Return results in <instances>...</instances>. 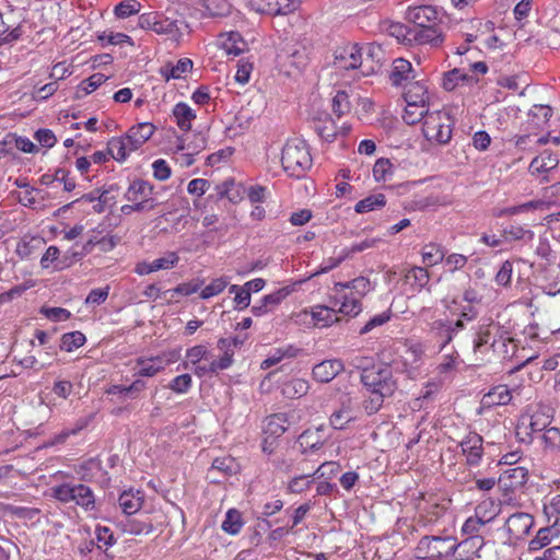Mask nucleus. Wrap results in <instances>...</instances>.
Returning <instances> with one entry per match:
<instances>
[{
  "label": "nucleus",
  "instance_id": "nucleus-44",
  "mask_svg": "<svg viewBox=\"0 0 560 560\" xmlns=\"http://www.w3.org/2000/svg\"><path fill=\"white\" fill-rule=\"evenodd\" d=\"M430 113L429 104L406 103L402 119L408 125H416L421 120L424 121Z\"/></svg>",
  "mask_w": 560,
  "mask_h": 560
},
{
  "label": "nucleus",
  "instance_id": "nucleus-4",
  "mask_svg": "<svg viewBox=\"0 0 560 560\" xmlns=\"http://www.w3.org/2000/svg\"><path fill=\"white\" fill-rule=\"evenodd\" d=\"M281 163L290 176L303 177L313 164L305 141L299 138L289 139L282 149Z\"/></svg>",
  "mask_w": 560,
  "mask_h": 560
},
{
  "label": "nucleus",
  "instance_id": "nucleus-56",
  "mask_svg": "<svg viewBox=\"0 0 560 560\" xmlns=\"http://www.w3.org/2000/svg\"><path fill=\"white\" fill-rule=\"evenodd\" d=\"M95 546H100L107 552V549L116 544V538L109 527L97 525L95 527Z\"/></svg>",
  "mask_w": 560,
  "mask_h": 560
},
{
  "label": "nucleus",
  "instance_id": "nucleus-27",
  "mask_svg": "<svg viewBox=\"0 0 560 560\" xmlns=\"http://www.w3.org/2000/svg\"><path fill=\"white\" fill-rule=\"evenodd\" d=\"M512 399V394L509 387L504 384L492 387L487 394L483 395L481 404L485 407L505 406Z\"/></svg>",
  "mask_w": 560,
  "mask_h": 560
},
{
  "label": "nucleus",
  "instance_id": "nucleus-1",
  "mask_svg": "<svg viewBox=\"0 0 560 560\" xmlns=\"http://www.w3.org/2000/svg\"><path fill=\"white\" fill-rule=\"evenodd\" d=\"M392 348L382 351V359H387ZM399 371V362L392 359L388 362H381L371 366V370L361 373L360 381L370 396L363 401V408L369 416L376 413L384 404V400L392 397L398 385L393 376V371Z\"/></svg>",
  "mask_w": 560,
  "mask_h": 560
},
{
  "label": "nucleus",
  "instance_id": "nucleus-20",
  "mask_svg": "<svg viewBox=\"0 0 560 560\" xmlns=\"http://www.w3.org/2000/svg\"><path fill=\"white\" fill-rule=\"evenodd\" d=\"M408 20L412 22V26H433L440 25L439 12L432 5H420L408 10Z\"/></svg>",
  "mask_w": 560,
  "mask_h": 560
},
{
  "label": "nucleus",
  "instance_id": "nucleus-15",
  "mask_svg": "<svg viewBox=\"0 0 560 560\" xmlns=\"http://www.w3.org/2000/svg\"><path fill=\"white\" fill-rule=\"evenodd\" d=\"M250 10L267 15H287L294 10L292 0H249Z\"/></svg>",
  "mask_w": 560,
  "mask_h": 560
},
{
  "label": "nucleus",
  "instance_id": "nucleus-59",
  "mask_svg": "<svg viewBox=\"0 0 560 560\" xmlns=\"http://www.w3.org/2000/svg\"><path fill=\"white\" fill-rule=\"evenodd\" d=\"M313 477H315L314 472L312 475H300L293 477L288 483V491L294 494L303 493L313 485Z\"/></svg>",
  "mask_w": 560,
  "mask_h": 560
},
{
  "label": "nucleus",
  "instance_id": "nucleus-63",
  "mask_svg": "<svg viewBox=\"0 0 560 560\" xmlns=\"http://www.w3.org/2000/svg\"><path fill=\"white\" fill-rule=\"evenodd\" d=\"M350 109L351 103L348 93L346 91H337V93L332 97V112L338 117H341L348 114Z\"/></svg>",
  "mask_w": 560,
  "mask_h": 560
},
{
  "label": "nucleus",
  "instance_id": "nucleus-2",
  "mask_svg": "<svg viewBox=\"0 0 560 560\" xmlns=\"http://www.w3.org/2000/svg\"><path fill=\"white\" fill-rule=\"evenodd\" d=\"M434 312L431 307H422L418 317L427 325V331L439 345V351H442L450 345L455 336L465 329V325L460 322H453L448 317L434 319Z\"/></svg>",
  "mask_w": 560,
  "mask_h": 560
},
{
  "label": "nucleus",
  "instance_id": "nucleus-9",
  "mask_svg": "<svg viewBox=\"0 0 560 560\" xmlns=\"http://www.w3.org/2000/svg\"><path fill=\"white\" fill-rule=\"evenodd\" d=\"M405 355L399 362V371L406 373L409 378H416L419 374L418 366L425 353V345L419 341L407 340L405 342Z\"/></svg>",
  "mask_w": 560,
  "mask_h": 560
},
{
  "label": "nucleus",
  "instance_id": "nucleus-31",
  "mask_svg": "<svg viewBox=\"0 0 560 560\" xmlns=\"http://www.w3.org/2000/svg\"><path fill=\"white\" fill-rule=\"evenodd\" d=\"M79 560H110L109 555L95 546L94 539H84L78 546Z\"/></svg>",
  "mask_w": 560,
  "mask_h": 560
},
{
  "label": "nucleus",
  "instance_id": "nucleus-18",
  "mask_svg": "<svg viewBox=\"0 0 560 560\" xmlns=\"http://www.w3.org/2000/svg\"><path fill=\"white\" fill-rule=\"evenodd\" d=\"M416 78L417 74L410 61L404 58L393 61L389 79L394 86H406L409 82L416 81Z\"/></svg>",
  "mask_w": 560,
  "mask_h": 560
},
{
  "label": "nucleus",
  "instance_id": "nucleus-7",
  "mask_svg": "<svg viewBox=\"0 0 560 560\" xmlns=\"http://www.w3.org/2000/svg\"><path fill=\"white\" fill-rule=\"evenodd\" d=\"M455 538L451 536H424L417 546V553L422 559L440 560L454 555Z\"/></svg>",
  "mask_w": 560,
  "mask_h": 560
},
{
  "label": "nucleus",
  "instance_id": "nucleus-16",
  "mask_svg": "<svg viewBox=\"0 0 560 560\" xmlns=\"http://www.w3.org/2000/svg\"><path fill=\"white\" fill-rule=\"evenodd\" d=\"M482 443V436L476 432H469L462 440L459 445L462 447L463 454L466 456V462L468 465H479L483 455Z\"/></svg>",
  "mask_w": 560,
  "mask_h": 560
},
{
  "label": "nucleus",
  "instance_id": "nucleus-28",
  "mask_svg": "<svg viewBox=\"0 0 560 560\" xmlns=\"http://www.w3.org/2000/svg\"><path fill=\"white\" fill-rule=\"evenodd\" d=\"M404 89V100L406 103L429 104L428 86L422 80L409 82Z\"/></svg>",
  "mask_w": 560,
  "mask_h": 560
},
{
  "label": "nucleus",
  "instance_id": "nucleus-43",
  "mask_svg": "<svg viewBox=\"0 0 560 560\" xmlns=\"http://www.w3.org/2000/svg\"><path fill=\"white\" fill-rule=\"evenodd\" d=\"M330 306L325 305H316L313 307L311 315L312 319L316 324H322V326H329L332 323L338 320V312L337 308L330 303Z\"/></svg>",
  "mask_w": 560,
  "mask_h": 560
},
{
  "label": "nucleus",
  "instance_id": "nucleus-57",
  "mask_svg": "<svg viewBox=\"0 0 560 560\" xmlns=\"http://www.w3.org/2000/svg\"><path fill=\"white\" fill-rule=\"evenodd\" d=\"M557 529L553 527H544L540 528L536 536L530 540L529 542V549L530 550H539L547 545H549L556 535Z\"/></svg>",
  "mask_w": 560,
  "mask_h": 560
},
{
  "label": "nucleus",
  "instance_id": "nucleus-24",
  "mask_svg": "<svg viewBox=\"0 0 560 560\" xmlns=\"http://www.w3.org/2000/svg\"><path fill=\"white\" fill-rule=\"evenodd\" d=\"M155 126L151 122H140L132 126L125 135L133 150H138L154 133Z\"/></svg>",
  "mask_w": 560,
  "mask_h": 560
},
{
  "label": "nucleus",
  "instance_id": "nucleus-60",
  "mask_svg": "<svg viewBox=\"0 0 560 560\" xmlns=\"http://www.w3.org/2000/svg\"><path fill=\"white\" fill-rule=\"evenodd\" d=\"M141 10V3L137 0H124L115 5L114 13L119 19H126L138 14Z\"/></svg>",
  "mask_w": 560,
  "mask_h": 560
},
{
  "label": "nucleus",
  "instance_id": "nucleus-34",
  "mask_svg": "<svg viewBox=\"0 0 560 560\" xmlns=\"http://www.w3.org/2000/svg\"><path fill=\"white\" fill-rule=\"evenodd\" d=\"M478 79L469 74L464 68H455L444 74L443 88L446 91H453L460 83L477 82Z\"/></svg>",
  "mask_w": 560,
  "mask_h": 560
},
{
  "label": "nucleus",
  "instance_id": "nucleus-13",
  "mask_svg": "<svg viewBox=\"0 0 560 560\" xmlns=\"http://www.w3.org/2000/svg\"><path fill=\"white\" fill-rule=\"evenodd\" d=\"M357 419L355 401L351 397L345 396L340 399L339 408L332 412L329 421L334 429L343 430L350 422Z\"/></svg>",
  "mask_w": 560,
  "mask_h": 560
},
{
  "label": "nucleus",
  "instance_id": "nucleus-21",
  "mask_svg": "<svg viewBox=\"0 0 560 560\" xmlns=\"http://www.w3.org/2000/svg\"><path fill=\"white\" fill-rule=\"evenodd\" d=\"M294 421V411L271 415L266 420L265 432L270 436L278 438L282 435Z\"/></svg>",
  "mask_w": 560,
  "mask_h": 560
},
{
  "label": "nucleus",
  "instance_id": "nucleus-19",
  "mask_svg": "<svg viewBox=\"0 0 560 560\" xmlns=\"http://www.w3.org/2000/svg\"><path fill=\"white\" fill-rule=\"evenodd\" d=\"M528 480V470L525 467H509L501 472L499 483L504 491H515L522 488Z\"/></svg>",
  "mask_w": 560,
  "mask_h": 560
},
{
  "label": "nucleus",
  "instance_id": "nucleus-6",
  "mask_svg": "<svg viewBox=\"0 0 560 560\" xmlns=\"http://www.w3.org/2000/svg\"><path fill=\"white\" fill-rule=\"evenodd\" d=\"M454 119L446 110H433L424 118L422 132L427 140L447 144L452 139Z\"/></svg>",
  "mask_w": 560,
  "mask_h": 560
},
{
  "label": "nucleus",
  "instance_id": "nucleus-51",
  "mask_svg": "<svg viewBox=\"0 0 560 560\" xmlns=\"http://www.w3.org/2000/svg\"><path fill=\"white\" fill-rule=\"evenodd\" d=\"M544 451L549 454L560 453V430L555 427L546 429L541 435Z\"/></svg>",
  "mask_w": 560,
  "mask_h": 560
},
{
  "label": "nucleus",
  "instance_id": "nucleus-35",
  "mask_svg": "<svg viewBox=\"0 0 560 560\" xmlns=\"http://www.w3.org/2000/svg\"><path fill=\"white\" fill-rule=\"evenodd\" d=\"M154 194V187L147 180L135 179L130 183L125 192V199L135 202L139 199L151 197Z\"/></svg>",
  "mask_w": 560,
  "mask_h": 560
},
{
  "label": "nucleus",
  "instance_id": "nucleus-25",
  "mask_svg": "<svg viewBox=\"0 0 560 560\" xmlns=\"http://www.w3.org/2000/svg\"><path fill=\"white\" fill-rule=\"evenodd\" d=\"M404 281L413 292H420L429 284L430 273L427 268L415 266L406 271Z\"/></svg>",
  "mask_w": 560,
  "mask_h": 560
},
{
  "label": "nucleus",
  "instance_id": "nucleus-23",
  "mask_svg": "<svg viewBox=\"0 0 560 560\" xmlns=\"http://www.w3.org/2000/svg\"><path fill=\"white\" fill-rule=\"evenodd\" d=\"M343 363L340 360H325L313 368V377L320 383H328L334 380L342 370Z\"/></svg>",
  "mask_w": 560,
  "mask_h": 560
},
{
  "label": "nucleus",
  "instance_id": "nucleus-40",
  "mask_svg": "<svg viewBox=\"0 0 560 560\" xmlns=\"http://www.w3.org/2000/svg\"><path fill=\"white\" fill-rule=\"evenodd\" d=\"M422 262L427 267H433L442 262L445 258V249L436 243L425 244L421 249Z\"/></svg>",
  "mask_w": 560,
  "mask_h": 560
},
{
  "label": "nucleus",
  "instance_id": "nucleus-37",
  "mask_svg": "<svg viewBox=\"0 0 560 560\" xmlns=\"http://www.w3.org/2000/svg\"><path fill=\"white\" fill-rule=\"evenodd\" d=\"M214 190L218 199L226 198L233 203H236L242 199V187L233 178H228L215 185Z\"/></svg>",
  "mask_w": 560,
  "mask_h": 560
},
{
  "label": "nucleus",
  "instance_id": "nucleus-47",
  "mask_svg": "<svg viewBox=\"0 0 560 560\" xmlns=\"http://www.w3.org/2000/svg\"><path fill=\"white\" fill-rule=\"evenodd\" d=\"M386 205L384 194H373L358 201L354 206L357 213H366L376 209H381Z\"/></svg>",
  "mask_w": 560,
  "mask_h": 560
},
{
  "label": "nucleus",
  "instance_id": "nucleus-30",
  "mask_svg": "<svg viewBox=\"0 0 560 560\" xmlns=\"http://www.w3.org/2000/svg\"><path fill=\"white\" fill-rule=\"evenodd\" d=\"M167 361L162 357L140 358L137 360L139 368L136 375L151 377L163 371Z\"/></svg>",
  "mask_w": 560,
  "mask_h": 560
},
{
  "label": "nucleus",
  "instance_id": "nucleus-49",
  "mask_svg": "<svg viewBox=\"0 0 560 560\" xmlns=\"http://www.w3.org/2000/svg\"><path fill=\"white\" fill-rule=\"evenodd\" d=\"M310 385L308 382L304 378H292L288 381L283 387L282 393L285 397L290 399L299 398L308 392Z\"/></svg>",
  "mask_w": 560,
  "mask_h": 560
},
{
  "label": "nucleus",
  "instance_id": "nucleus-48",
  "mask_svg": "<svg viewBox=\"0 0 560 560\" xmlns=\"http://www.w3.org/2000/svg\"><path fill=\"white\" fill-rule=\"evenodd\" d=\"M338 283L340 284L341 288L350 290L361 301L370 291L373 290L370 279L365 278L363 276L354 278L353 280L348 281V282H338Z\"/></svg>",
  "mask_w": 560,
  "mask_h": 560
},
{
  "label": "nucleus",
  "instance_id": "nucleus-5",
  "mask_svg": "<svg viewBox=\"0 0 560 560\" xmlns=\"http://www.w3.org/2000/svg\"><path fill=\"white\" fill-rule=\"evenodd\" d=\"M50 491L51 497L63 504L74 503L85 512L97 511L94 491L84 483L62 482Z\"/></svg>",
  "mask_w": 560,
  "mask_h": 560
},
{
  "label": "nucleus",
  "instance_id": "nucleus-26",
  "mask_svg": "<svg viewBox=\"0 0 560 560\" xmlns=\"http://www.w3.org/2000/svg\"><path fill=\"white\" fill-rule=\"evenodd\" d=\"M143 503V494L140 490H126L118 498V505L127 515L137 513Z\"/></svg>",
  "mask_w": 560,
  "mask_h": 560
},
{
  "label": "nucleus",
  "instance_id": "nucleus-29",
  "mask_svg": "<svg viewBox=\"0 0 560 560\" xmlns=\"http://www.w3.org/2000/svg\"><path fill=\"white\" fill-rule=\"evenodd\" d=\"M493 325L481 324L478 326L475 338H474V352L485 353L487 350L494 346V339L492 334Z\"/></svg>",
  "mask_w": 560,
  "mask_h": 560
},
{
  "label": "nucleus",
  "instance_id": "nucleus-8",
  "mask_svg": "<svg viewBox=\"0 0 560 560\" xmlns=\"http://www.w3.org/2000/svg\"><path fill=\"white\" fill-rule=\"evenodd\" d=\"M330 303L337 308L338 314L355 317L362 312V301L350 290L341 288L339 283L334 287V295Z\"/></svg>",
  "mask_w": 560,
  "mask_h": 560
},
{
  "label": "nucleus",
  "instance_id": "nucleus-14",
  "mask_svg": "<svg viewBox=\"0 0 560 560\" xmlns=\"http://www.w3.org/2000/svg\"><path fill=\"white\" fill-rule=\"evenodd\" d=\"M444 42V34L440 25L433 26H411L410 45H430L439 47Z\"/></svg>",
  "mask_w": 560,
  "mask_h": 560
},
{
  "label": "nucleus",
  "instance_id": "nucleus-11",
  "mask_svg": "<svg viewBox=\"0 0 560 560\" xmlns=\"http://www.w3.org/2000/svg\"><path fill=\"white\" fill-rule=\"evenodd\" d=\"M534 525V518L530 514L525 512H517L509 516L505 521V532L509 535V540H521L527 536Z\"/></svg>",
  "mask_w": 560,
  "mask_h": 560
},
{
  "label": "nucleus",
  "instance_id": "nucleus-3",
  "mask_svg": "<svg viewBox=\"0 0 560 560\" xmlns=\"http://www.w3.org/2000/svg\"><path fill=\"white\" fill-rule=\"evenodd\" d=\"M142 30H150L159 35H166L170 39L179 43L184 33H189V24L184 19H171L160 12L143 13L138 19Z\"/></svg>",
  "mask_w": 560,
  "mask_h": 560
},
{
  "label": "nucleus",
  "instance_id": "nucleus-55",
  "mask_svg": "<svg viewBox=\"0 0 560 560\" xmlns=\"http://www.w3.org/2000/svg\"><path fill=\"white\" fill-rule=\"evenodd\" d=\"M86 341L85 336L81 331H71L63 334L61 337L60 349L67 352H71L82 347Z\"/></svg>",
  "mask_w": 560,
  "mask_h": 560
},
{
  "label": "nucleus",
  "instance_id": "nucleus-62",
  "mask_svg": "<svg viewBox=\"0 0 560 560\" xmlns=\"http://www.w3.org/2000/svg\"><path fill=\"white\" fill-rule=\"evenodd\" d=\"M390 318H392L390 310H387L380 314H376V315L372 316L364 324V326L359 330V334L366 335V334L371 332L373 329L381 327V326L385 325L386 323H388L390 320Z\"/></svg>",
  "mask_w": 560,
  "mask_h": 560
},
{
  "label": "nucleus",
  "instance_id": "nucleus-32",
  "mask_svg": "<svg viewBox=\"0 0 560 560\" xmlns=\"http://www.w3.org/2000/svg\"><path fill=\"white\" fill-rule=\"evenodd\" d=\"M172 114L180 130L189 131L191 129V122L196 119V113L187 103H177L173 107Z\"/></svg>",
  "mask_w": 560,
  "mask_h": 560
},
{
  "label": "nucleus",
  "instance_id": "nucleus-45",
  "mask_svg": "<svg viewBox=\"0 0 560 560\" xmlns=\"http://www.w3.org/2000/svg\"><path fill=\"white\" fill-rule=\"evenodd\" d=\"M552 420V409L548 407H540L535 411L529 421V429L532 432H541L548 429Z\"/></svg>",
  "mask_w": 560,
  "mask_h": 560
},
{
  "label": "nucleus",
  "instance_id": "nucleus-36",
  "mask_svg": "<svg viewBox=\"0 0 560 560\" xmlns=\"http://www.w3.org/2000/svg\"><path fill=\"white\" fill-rule=\"evenodd\" d=\"M220 47L226 55L238 56L246 47V43L237 32L226 33L220 36Z\"/></svg>",
  "mask_w": 560,
  "mask_h": 560
},
{
  "label": "nucleus",
  "instance_id": "nucleus-38",
  "mask_svg": "<svg viewBox=\"0 0 560 560\" xmlns=\"http://www.w3.org/2000/svg\"><path fill=\"white\" fill-rule=\"evenodd\" d=\"M382 30L389 36L395 37L399 43L410 45L411 26H407L399 22L384 21Z\"/></svg>",
  "mask_w": 560,
  "mask_h": 560
},
{
  "label": "nucleus",
  "instance_id": "nucleus-42",
  "mask_svg": "<svg viewBox=\"0 0 560 560\" xmlns=\"http://www.w3.org/2000/svg\"><path fill=\"white\" fill-rule=\"evenodd\" d=\"M145 382L142 380H136L129 386L124 385H112L108 387L106 393L108 395H119L122 398L136 399L138 395L144 390Z\"/></svg>",
  "mask_w": 560,
  "mask_h": 560
},
{
  "label": "nucleus",
  "instance_id": "nucleus-64",
  "mask_svg": "<svg viewBox=\"0 0 560 560\" xmlns=\"http://www.w3.org/2000/svg\"><path fill=\"white\" fill-rule=\"evenodd\" d=\"M229 284L228 278H217L213 279L208 285H206L201 292L200 298L202 300H208L212 296L220 294Z\"/></svg>",
  "mask_w": 560,
  "mask_h": 560
},
{
  "label": "nucleus",
  "instance_id": "nucleus-22",
  "mask_svg": "<svg viewBox=\"0 0 560 560\" xmlns=\"http://www.w3.org/2000/svg\"><path fill=\"white\" fill-rule=\"evenodd\" d=\"M485 546L482 536H467L460 542L455 541L454 555L458 553L459 560H471L472 557H480L479 551Z\"/></svg>",
  "mask_w": 560,
  "mask_h": 560
},
{
  "label": "nucleus",
  "instance_id": "nucleus-52",
  "mask_svg": "<svg viewBox=\"0 0 560 560\" xmlns=\"http://www.w3.org/2000/svg\"><path fill=\"white\" fill-rule=\"evenodd\" d=\"M243 525L241 513L237 510L231 509L226 512L221 528L230 535H237Z\"/></svg>",
  "mask_w": 560,
  "mask_h": 560
},
{
  "label": "nucleus",
  "instance_id": "nucleus-33",
  "mask_svg": "<svg viewBox=\"0 0 560 560\" xmlns=\"http://www.w3.org/2000/svg\"><path fill=\"white\" fill-rule=\"evenodd\" d=\"M108 154L118 162H124L133 152V148L130 145L127 137H114L108 141L107 145Z\"/></svg>",
  "mask_w": 560,
  "mask_h": 560
},
{
  "label": "nucleus",
  "instance_id": "nucleus-58",
  "mask_svg": "<svg viewBox=\"0 0 560 560\" xmlns=\"http://www.w3.org/2000/svg\"><path fill=\"white\" fill-rule=\"evenodd\" d=\"M211 470H217L225 476H231L237 472L238 464L231 456L218 457L213 460Z\"/></svg>",
  "mask_w": 560,
  "mask_h": 560
},
{
  "label": "nucleus",
  "instance_id": "nucleus-46",
  "mask_svg": "<svg viewBox=\"0 0 560 560\" xmlns=\"http://www.w3.org/2000/svg\"><path fill=\"white\" fill-rule=\"evenodd\" d=\"M314 130L326 142H332L338 137V127L329 117L316 120Z\"/></svg>",
  "mask_w": 560,
  "mask_h": 560
},
{
  "label": "nucleus",
  "instance_id": "nucleus-54",
  "mask_svg": "<svg viewBox=\"0 0 560 560\" xmlns=\"http://www.w3.org/2000/svg\"><path fill=\"white\" fill-rule=\"evenodd\" d=\"M203 8L208 16L219 18L230 13L231 4L226 0H203Z\"/></svg>",
  "mask_w": 560,
  "mask_h": 560
},
{
  "label": "nucleus",
  "instance_id": "nucleus-12",
  "mask_svg": "<svg viewBox=\"0 0 560 560\" xmlns=\"http://www.w3.org/2000/svg\"><path fill=\"white\" fill-rule=\"evenodd\" d=\"M363 47L350 44L335 54V66L340 70H358L362 66Z\"/></svg>",
  "mask_w": 560,
  "mask_h": 560
},
{
  "label": "nucleus",
  "instance_id": "nucleus-10",
  "mask_svg": "<svg viewBox=\"0 0 560 560\" xmlns=\"http://www.w3.org/2000/svg\"><path fill=\"white\" fill-rule=\"evenodd\" d=\"M559 165V158L550 150H544L535 156L528 166L530 176L539 180L540 184L550 182V173Z\"/></svg>",
  "mask_w": 560,
  "mask_h": 560
},
{
  "label": "nucleus",
  "instance_id": "nucleus-41",
  "mask_svg": "<svg viewBox=\"0 0 560 560\" xmlns=\"http://www.w3.org/2000/svg\"><path fill=\"white\" fill-rule=\"evenodd\" d=\"M54 264V268L57 270H62L72 265V260H63V257H60V250L57 246H49L40 259V266L43 268H49Z\"/></svg>",
  "mask_w": 560,
  "mask_h": 560
},
{
  "label": "nucleus",
  "instance_id": "nucleus-61",
  "mask_svg": "<svg viewBox=\"0 0 560 560\" xmlns=\"http://www.w3.org/2000/svg\"><path fill=\"white\" fill-rule=\"evenodd\" d=\"M504 235L511 241H524L530 242L534 238V232L529 229H525L522 225L513 224L504 229Z\"/></svg>",
  "mask_w": 560,
  "mask_h": 560
},
{
  "label": "nucleus",
  "instance_id": "nucleus-53",
  "mask_svg": "<svg viewBox=\"0 0 560 560\" xmlns=\"http://www.w3.org/2000/svg\"><path fill=\"white\" fill-rule=\"evenodd\" d=\"M119 242L120 237L118 235L105 234L100 241H88L83 246V250L90 253L94 246H98L102 252L106 253L113 250Z\"/></svg>",
  "mask_w": 560,
  "mask_h": 560
},
{
  "label": "nucleus",
  "instance_id": "nucleus-17",
  "mask_svg": "<svg viewBox=\"0 0 560 560\" xmlns=\"http://www.w3.org/2000/svg\"><path fill=\"white\" fill-rule=\"evenodd\" d=\"M292 290L289 287L262 296L259 302L252 306L250 312L254 316L261 317L273 311L284 299H287Z\"/></svg>",
  "mask_w": 560,
  "mask_h": 560
},
{
  "label": "nucleus",
  "instance_id": "nucleus-39",
  "mask_svg": "<svg viewBox=\"0 0 560 560\" xmlns=\"http://www.w3.org/2000/svg\"><path fill=\"white\" fill-rule=\"evenodd\" d=\"M500 513V503L492 498H485L475 508V515L487 524L494 520Z\"/></svg>",
  "mask_w": 560,
  "mask_h": 560
},
{
  "label": "nucleus",
  "instance_id": "nucleus-50",
  "mask_svg": "<svg viewBox=\"0 0 560 560\" xmlns=\"http://www.w3.org/2000/svg\"><path fill=\"white\" fill-rule=\"evenodd\" d=\"M547 207V202L544 200H530L517 206H512L504 208L500 211L499 215H516L524 212L535 211V210H542Z\"/></svg>",
  "mask_w": 560,
  "mask_h": 560
}]
</instances>
